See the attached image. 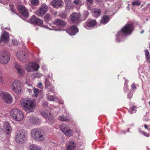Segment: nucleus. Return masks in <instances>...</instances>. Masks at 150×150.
Returning a JSON list of instances; mask_svg holds the SVG:
<instances>
[{"instance_id":"5701e85b","label":"nucleus","mask_w":150,"mask_h":150,"mask_svg":"<svg viewBox=\"0 0 150 150\" xmlns=\"http://www.w3.org/2000/svg\"><path fill=\"white\" fill-rule=\"evenodd\" d=\"M15 117L14 120L15 121H19L22 120L24 117L23 114L22 112L20 111Z\"/></svg>"},{"instance_id":"4be33fe9","label":"nucleus","mask_w":150,"mask_h":150,"mask_svg":"<svg viewBox=\"0 0 150 150\" xmlns=\"http://www.w3.org/2000/svg\"><path fill=\"white\" fill-rule=\"evenodd\" d=\"M92 11L93 15L95 17H97L100 16L101 14V11L98 8H93Z\"/></svg>"},{"instance_id":"09e8293b","label":"nucleus","mask_w":150,"mask_h":150,"mask_svg":"<svg viewBox=\"0 0 150 150\" xmlns=\"http://www.w3.org/2000/svg\"><path fill=\"white\" fill-rule=\"evenodd\" d=\"M75 1H74V3L76 4H77L78 3V2L79 1V0H74Z\"/></svg>"},{"instance_id":"f3484780","label":"nucleus","mask_w":150,"mask_h":150,"mask_svg":"<svg viewBox=\"0 0 150 150\" xmlns=\"http://www.w3.org/2000/svg\"><path fill=\"white\" fill-rule=\"evenodd\" d=\"M18 74L20 76H23L25 73V71L22 67L18 64H17L15 66Z\"/></svg>"},{"instance_id":"4468645a","label":"nucleus","mask_w":150,"mask_h":150,"mask_svg":"<svg viewBox=\"0 0 150 150\" xmlns=\"http://www.w3.org/2000/svg\"><path fill=\"white\" fill-rule=\"evenodd\" d=\"M79 30L78 28L75 25L70 27L67 33L70 35H74L78 32Z\"/></svg>"},{"instance_id":"de8ad7c7","label":"nucleus","mask_w":150,"mask_h":150,"mask_svg":"<svg viewBox=\"0 0 150 150\" xmlns=\"http://www.w3.org/2000/svg\"><path fill=\"white\" fill-rule=\"evenodd\" d=\"M143 134L145 136L147 137H148L149 136V134L145 132H144Z\"/></svg>"},{"instance_id":"ddd939ff","label":"nucleus","mask_w":150,"mask_h":150,"mask_svg":"<svg viewBox=\"0 0 150 150\" xmlns=\"http://www.w3.org/2000/svg\"><path fill=\"white\" fill-rule=\"evenodd\" d=\"M18 10L21 14L24 17H27L28 16V10L23 5H20L18 6Z\"/></svg>"},{"instance_id":"ea45409f","label":"nucleus","mask_w":150,"mask_h":150,"mask_svg":"<svg viewBox=\"0 0 150 150\" xmlns=\"http://www.w3.org/2000/svg\"><path fill=\"white\" fill-rule=\"evenodd\" d=\"M34 93L35 96H37L39 93L38 89L36 88H34Z\"/></svg>"},{"instance_id":"9b49d317","label":"nucleus","mask_w":150,"mask_h":150,"mask_svg":"<svg viewBox=\"0 0 150 150\" xmlns=\"http://www.w3.org/2000/svg\"><path fill=\"white\" fill-rule=\"evenodd\" d=\"M17 56L18 59L22 62H25L27 57L25 55V52L22 51L17 52Z\"/></svg>"},{"instance_id":"79ce46f5","label":"nucleus","mask_w":150,"mask_h":150,"mask_svg":"<svg viewBox=\"0 0 150 150\" xmlns=\"http://www.w3.org/2000/svg\"><path fill=\"white\" fill-rule=\"evenodd\" d=\"M12 43L14 45H17L18 44V42L17 40L15 39H13L12 40Z\"/></svg>"},{"instance_id":"a211bd4d","label":"nucleus","mask_w":150,"mask_h":150,"mask_svg":"<svg viewBox=\"0 0 150 150\" xmlns=\"http://www.w3.org/2000/svg\"><path fill=\"white\" fill-rule=\"evenodd\" d=\"M96 25V22L95 20H91L87 22L84 27L86 29H89L91 27H94Z\"/></svg>"},{"instance_id":"052dcab7","label":"nucleus","mask_w":150,"mask_h":150,"mask_svg":"<svg viewBox=\"0 0 150 150\" xmlns=\"http://www.w3.org/2000/svg\"><path fill=\"white\" fill-rule=\"evenodd\" d=\"M63 17L64 18H66V16H64V17Z\"/></svg>"},{"instance_id":"13d9d810","label":"nucleus","mask_w":150,"mask_h":150,"mask_svg":"<svg viewBox=\"0 0 150 150\" xmlns=\"http://www.w3.org/2000/svg\"><path fill=\"white\" fill-rule=\"evenodd\" d=\"M128 97V98H129V99H130V98H131V96H130V97Z\"/></svg>"},{"instance_id":"a19ab883","label":"nucleus","mask_w":150,"mask_h":150,"mask_svg":"<svg viewBox=\"0 0 150 150\" xmlns=\"http://www.w3.org/2000/svg\"><path fill=\"white\" fill-rule=\"evenodd\" d=\"M34 76L35 77L39 78L42 76V74L39 72H37L35 74Z\"/></svg>"},{"instance_id":"7c9ffc66","label":"nucleus","mask_w":150,"mask_h":150,"mask_svg":"<svg viewBox=\"0 0 150 150\" xmlns=\"http://www.w3.org/2000/svg\"><path fill=\"white\" fill-rule=\"evenodd\" d=\"M30 150H41L37 145L35 144H32L30 146Z\"/></svg>"},{"instance_id":"e2e57ef3","label":"nucleus","mask_w":150,"mask_h":150,"mask_svg":"<svg viewBox=\"0 0 150 150\" xmlns=\"http://www.w3.org/2000/svg\"><path fill=\"white\" fill-rule=\"evenodd\" d=\"M149 47H150V45H149Z\"/></svg>"},{"instance_id":"3c124183","label":"nucleus","mask_w":150,"mask_h":150,"mask_svg":"<svg viewBox=\"0 0 150 150\" xmlns=\"http://www.w3.org/2000/svg\"><path fill=\"white\" fill-rule=\"evenodd\" d=\"M136 109V108L135 106L132 107V110L133 111H135Z\"/></svg>"},{"instance_id":"2f4dec72","label":"nucleus","mask_w":150,"mask_h":150,"mask_svg":"<svg viewBox=\"0 0 150 150\" xmlns=\"http://www.w3.org/2000/svg\"><path fill=\"white\" fill-rule=\"evenodd\" d=\"M3 74V71L0 69V82L2 84H5V82L2 76Z\"/></svg>"},{"instance_id":"7ed1b4c3","label":"nucleus","mask_w":150,"mask_h":150,"mask_svg":"<svg viewBox=\"0 0 150 150\" xmlns=\"http://www.w3.org/2000/svg\"><path fill=\"white\" fill-rule=\"evenodd\" d=\"M12 91L17 94L21 93L22 91V86L20 81L15 80L12 83L11 85Z\"/></svg>"},{"instance_id":"393cba45","label":"nucleus","mask_w":150,"mask_h":150,"mask_svg":"<svg viewBox=\"0 0 150 150\" xmlns=\"http://www.w3.org/2000/svg\"><path fill=\"white\" fill-rule=\"evenodd\" d=\"M109 20L110 18L108 16H103L100 20V22L102 23L105 24L108 23Z\"/></svg>"},{"instance_id":"6e6d98bb","label":"nucleus","mask_w":150,"mask_h":150,"mask_svg":"<svg viewBox=\"0 0 150 150\" xmlns=\"http://www.w3.org/2000/svg\"><path fill=\"white\" fill-rule=\"evenodd\" d=\"M144 127L146 129H147V126L146 125H144Z\"/></svg>"},{"instance_id":"39448f33","label":"nucleus","mask_w":150,"mask_h":150,"mask_svg":"<svg viewBox=\"0 0 150 150\" xmlns=\"http://www.w3.org/2000/svg\"><path fill=\"white\" fill-rule=\"evenodd\" d=\"M25 136L23 131L20 130L17 133L15 141L19 144H22L24 143Z\"/></svg>"},{"instance_id":"603ef678","label":"nucleus","mask_w":150,"mask_h":150,"mask_svg":"<svg viewBox=\"0 0 150 150\" xmlns=\"http://www.w3.org/2000/svg\"><path fill=\"white\" fill-rule=\"evenodd\" d=\"M38 86L40 87H41L42 86V83H41V82H40L38 84Z\"/></svg>"},{"instance_id":"a18cd8bd","label":"nucleus","mask_w":150,"mask_h":150,"mask_svg":"<svg viewBox=\"0 0 150 150\" xmlns=\"http://www.w3.org/2000/svg\"><path fill=\"white\" fill-rule=\"evenodd\" d=\"M66 4L68 5L71 3V0H64Z\"/></svg>"},{"instance_id":"412c9836","label":"nucleus","mask_w":150,"mask_h":150,"mask_svg":"<svg viewBox=\"0 0 150 150\" xmlns=\"http://www.w3.org/2000/svg\"><path fill=\"white\" fill-rule=\"evenodd\" d=\"M54 23L61 27L65 26L67 23L66 22L60 19H56L54 21Z\"/></svg>"},{"instance_id":"423d86ee","label":"nucleus","mask_w":150,"mask_h":150,"mask_svg":"<svg viewBox=\"0 0 150 150\" xmlns=\"http://www.w3.org/2000/svg\"><path fill=\"white\" fill-rule=\"evenodd\" d=\"M2 100L5 103L10 104L12 103L13 98L8 93L3 92L0 95Z\"/></svg>"},{"instance_id":"58836bf2","label":"nucleus","mask_w":150,"mask_h":150,"mask_svg":"<svg viewBox=\"0 0 150 150\" xmlns=\"http://www.w3.org/2000/svg\"><path fill=\"white\" fill-rule=\"evenodd\" d=\"M140 4V3L138 1H133L132 3V5L133 6H139Z\"/></svg>"},{"instance_id":"b1692460","label":"nucleus","mask_w":150,"mask_h":150,"mask_svg":"<svg viewBox=\"0 0 150 150\" xmlns=\"http://www.w3.org/2000/svg\"><path fill=\"white\" fill-rule=\"evenodd\" d=\"M76 145L74 142L70 141L67 146V150H74Z\"/></svg>"},{"instance_id":"6e6552de","label":"nucleus","mask_w":150,"mask_h":150,"mask_svg":"<svg viewBox=\"0 0 150 150\" xmlns=\"http://www.w3.org/2000/svg\"><path fill=\"white\" fill-rule=\"evenodd\" d=\"M38 64L33 62H31L27 65L25 67L28 72L36 71L39 68Z\"/></svg>"},{"instance_id":"473e14b6","label":"nucleus","mask_w":150,"mask_h":150,"mask_svg":"<svg viewBox=\"0 0 150 150\" xmlns=\"http://www.w3.org/2000/svg\"><path fill=\"white\" fill-rule=\"evenodd\" d=\"M47 99L50 100L51 101H54L56 100L57 99V98H55L53 96L50 95H47Z\"/></svg>"},{"instance_id":"1a4fd4ad","label":"nucleus","mask_w":150,"mask_h":150,"mask_svg":"<svg viewBox=\"0 0 150 150\" xmlns=\"http://www.w3.org/2000/svg\"><path fill=\"white\" fill-rule=\"evenodd\" d=\"M3 129L6 134H10L12 132V128L9 123L6 122L3 124Z\"/></svg>"},{"instance_id":"2eb2a0df","label":"nucleus","mask_w":150,"mask_h":150,"mask_svg":"<svg viewBox=\"0 0 150 150\" xmlns=\"http://www.w3.org/2000/svg\"><path fill=\"white\" fill-rule=\"evenodd\" d=\"M51 4L54 7H61L63 6L64 2L61 0H53Z\"/></svg>"},{"instance_id":"c85d7f7f","label":"nucleus","mask_w":150,"mask_h":150,"mask_svg":"<svg viewBox=\"0 0 150 150\" xmlns=\"http://www.w3.org/2000/svg\"><path fill=\"white\" fill-rule=\"evenodd\" d=\"M41 113L43 116L46 118H48L49 115H50V113L49 112L46 110H44V111H41Z\"/></svg>"},{"instance_id":"9d476101","label":"nucleus","mask_w":150,"mask_h":150,"mask_svg":"<svg viewBox=\"0 0 150 150\" xmlns=\"http://www.w3.org/2000/svg\"><path fill=\"white\" fill-rule=\"evenodd\" d=\"M46 138V136L45 133L43 130L40 129L35 140L42 141L44 140Z\"/></svg>"},{"instance_id":"49530a36","label":"nucleus","mask_w":150,"mask_h":150,"mask_svg":"<svg viewBox=\"0 0 150 150\" xmlns=\"http://www.w3.org/2000/svg\"><path fill=\"white\" fill-rule=\"evenodd\" d=\"M131 87L133 89H135L136 88V87H135V85L134 84H132L131 85Z\"/></svg>"},{"instance_id":"a878e982","label":"nucleus","mask_w":150,"mask_h":150,"mask_svg":"<svg viewBox=\"0 0 150 150\" xmlns=\"http://www.w3.org/2000/svg\"><path fill=\"white\" fill-rule=\"evenodd\" d=\"M59 128L63 133L65 132L68 129V126L65 124H62L59 125Z\"/></svg>"},{"instance_id":"dca6fc26","label":"nucleus","mask_w":150,"mask_h":150,"mask_svg":"<svg viewBox=\"0 0 150 150\" xmlns=\"http://www.w3.org/2000/svg\"><path fill=\"white\" fill-rule=\"evenodd\" d=\"M79 15L76 13H74L71 14L70 16V21L72 23H75L79 18Z\"/></svg>"},{"instance_id":"f704fd0d","label":"nucleus","mask_w":150,"mask_h":150,"mask_svg":"<svg viewBox=\"0 0 150 150\" xmlns=\"http://www.w3.org/2000/svg\"><path fill=\"white\" fill-rule=\"evenodd\" d=\"M30 3L32 6H35L39 3V0H31Z\"/></svg>"},{"instance_id":"c756f323","label":"nucleus","mask_w":150,"mask_h":150,"mask_svg":"<svg viewBox=\"0 0 150 150\" xmlns=\"http://www.w3.org/2000/svg\"><path fill=\"white\" fill-rule=\"evenodd\" d=\"M43 23V21L40 20L39 18H38L37 21L36 22L35 24H37L38 25H41L40 26L42 27H44L45 28H48L46 26H45L44 25H42Z\"/></svg>"},{"instance_id":"c9c22d12","label":"nucleus","mask_w":150,"mask_h":150,"mask_svg":"<svg viewBox=\"0 0 150 150\" xmlns=\"http://www.w3.org/2000/svg\"><path fill=\"white\" fill-rule=\"evenodd\" d=\"M145 56L146 57V58L148 60L150 58V55H149V53L148 51L147 50H145Z\"/></svg>"},{"instance_id":"864d4df0","label":"nucleus","mask_w":150,"mask_h":150,"mask_svg":"<svg viewBox=\"0 0 150 150\" xmlns=\"http://www.w3.org/2000/svg\"><path fill=\"white\" fill-rule=\"evenodd\" d=\"M127 10H129V4H128V6L127 7Z\"/></svg>"},{"instance_id":"4c0bfd02","label":"nucleus","mask_w":150,"mask_h":150,"mask_svg":"<svg viewBox=\"0 0 150 150\" xmlns=\"http://www.w3.org/2000/svg\"><path fill=\"white\" fill-rule=\"evenodd\" d=\"M51 18V16L49 14H47L45 17V19L46 21H48Z\"/></svg>"},{"instance_id":"6ab92c4d","label":"nucleus","mask_w":150,"mask_h":150,"mask_svg":"<svg viewBox=\"0 0 150 150\" xmlns=\"http://www.w3.org/2000/svg\"><path fill=\"white\" fill-rule=\"evenodd\" d=\"M20 110H19L14 109L11 110L10 112V115L11 117L14 120L16 117L19 113Z\"/></svg>"},{"instance_id":"8fccbe9b","label":"nucleus","mask_w":150,"mask_h":150,"mask_svg":"<svg viewBox=\"0 0 150 150\" xmlns=\"http://www.w3.org/2000/svg\"><path fill=\"white\" fill-rule=\"evenodd\" d=\"M5 0L6 1V2H3V1H2L0 2L1 3H2V4H6V3L8 1H9V0Z\"/></svg>"},{"instance_id":"5fc2aeb1","label":"nucleus","mask_w":150,"mask_h":150,"mask_svg":"<svg viewBox=\"0 0 150 150\" xmlns=\"http://www.w3.org/2000/svg\"><path fill=\"white\" fill-rule=\"evenodd\" d=\"M87 1L89 3H91L92 2V0H87Z\"/></svg>"},{"instance_id":"f03ea898","label":"nucleus","mask_w":150,"mask_h":150,"mask_svg":"<svg viewBox=\"0 0 150 150\" xmlns=\"http://www.w3.org/2000/svg\"><path fill=\"white\" fill-rule=\"evenodd\" d=\"M133 30V24L132 23L127 24L121 30L118 32L117 37H118L122 36V34L127 35L131 33Z\"/></svg>"},{"instance_id":"aec40b11","label":"nucleus","mask_w":150,"mask_h":150,"mask_svg":"<svg viewBox=\"0 0 150 150\" xmlns=\"http://www.w3.org/2000/svg\"><path fill=\"white\" fill-rule=\"evenodd\" d=\"M40 130V129L35 128L33 129L30 132L31 136L33 139L35 140Z\"/></svg>"},{"instance_id":"f8f14e48","label":"nucleus","mask_w":150,"mask_h":150,"mask_svg":"<svg viewBox=\"0 0 150 150\" xmlns=\"http://www.w3.org/2000/svg\"><path fill=\"white\" fill-rule=\"evenodd\" d=\"M9 40V37L8 33L5 32H3L0 37V42H8Z\"/></svg>"},{"instance_id":"e433bc0d","label":"nucleus","mask_w":150,"mask_h":150,"mask_svg":"<svg viewBox=\"0 0 150 150\" xmlns=\"http://www.w3.org/2000/svg\"><path fill=\"white\" fill-rule=\"evenodd\" d=\"M59 120L61 121H67L68 120V119L67 117H64V116H61L59 117Z\"/></svg>"},{"instance_id":"c03bdc74","label":"nucleus","mask_w":150,"mask_h":150,"mask_svg":"<svg viewBox=\"0 0 150 150\" xmlns=\"http://www.w3.org/2000/svg\"><path fill=\"white\" fill-rule=\"evenodd\" d=\"M83 15L85 19L86 18L88 15L89 13L87 11H84L83 13Z\"/></svg>"},{"instance_id":"cd10ccee","label":"nucleus","mask_w":150,"mask_h":150,"mask_svg":"<svg viewBox=\"0 0 150 150\" xmlns=\"http://www.w3.org/2000/svg\"><path fill=\"white\" fill-rule=\"evenodd\" d=\"M30 122L35 124H38L39 123V119L35 117H31L30 118Z\"/></svg>"},{"instance_id":"4d7b16f0","label":"nucleus","mask_w":150,"mask_h":150,"mask_svg":"<svg viewBox=\"0 0 150 150\" xmlns=\"http://www.w3.org/2000/svg\"><path fill=\"white\" fill-rule=\"evenodd\" d=\"M144 32V31L143 30V31H142L141 32V33H143V32Z\"/></svg>"},{"instance_id":"bf43d9fd","label":"nucleus","mask_w":150,"mask_h":150,"mask_svg":"<svg viewBox=\"0 0 150 150\" xmlns=\"http://www.w3.org/2000/svg\"><path fill=\"white\" fill-rule=\"evenodd\" d=\"M57 12H55V13L54 14H55H55H57Z\"/></svg>"},{"instance_id":"0eeeda50","label":"nucleus","mask_w":150,"mask_h":150,"mask_svg":"<svg viewBox=\"0 0 150 150\" xmlns=\"http://www.w3.org/2000/svg\"><path fill=\"white\" fill-rule=\"evenodd\" d=\"M49 7L47 5L44 4L40 6L38 9L36 11V13L38 15L42 16L48 10Z\"/></svg>"},{"instance_id":"f257e3e1","label":"nucleus","mask_w":150,"mask_h":150,"mask_svg":"<svg viewBox=\"0 0 150 150\" xmlns=\"http://www.w3.org/2000/svg\"><path fill=\"white\" fill-rule=\"evenodd\" d=\"M20 105L24 110L30 112L33 111L36 105L34 100L28 98L22 99L20 101Z\"/></svg>"},{"instance_id":"72a5a7b5","label":"nucleus","mask_w":150,"mask_h":150,"mask_svg":"<svg viewBox=\"0 0 150 150\" xmlns=\"http://www.w3.org/2000/svg\"><path fill=\"white\" fill-rule=\"evenodd\" d=\"M38 18L35 16H33L30 19V22L31 23L35 24Z\"/></svg>"},{"instance_id":"bb28decb","label":"nucleus","mask_w":150,"mask_h":150,"mask_svg":"<svg viewBox=\"0 0 150 150\" xmlns=\"http://www.w3.org/2000/svg\"><path fill=\"white\" fill-rule=\"evenodd\" d=\"M64 133L67 136H71L73 134V132L71 129L68 128Z\"/></svg>"},{"instance_id":"37998d69","label":"nucleus","mask_w":150,"mask_h":150,"mask_svg":"<svg viewBox=\"0 0 150 150\" xmlns=\"http://www.w3.org/2000/svg\"><path fill=\"white\" fill-rule=\"evenodd\" d=\"M51 83L47 79H46L45 82V85L46 88L48 87V86H50Z\"/></svg>"},{"instance_id":"20e7f679","label":"nucleus","mask_w":150,"mask_h":150,"mask_svg":"<svg viewBox=\"0 0 150 150\" xmlns=\"http://www.w3.org/2000/svg\"><path fill=\"white\" fill-rule=\"evenodd\" d=\"M10 59L8 53L6 51H2L0 54V62L3 64L8 63Z\"/></svg>"},{"instance_id":"680f3d73","label":"nucleus","mask_w":150,"mask_h":150,"mask_svg":"<svg viewBox=\"0 0 150 150\" xmlns=\"http://www.w3.org/2000/svg\"><path fill=\"white\" fill-rule=\"evenodd\" d=\"M61 104H63V102H61Z\"/></svg>"}]
</instances>
